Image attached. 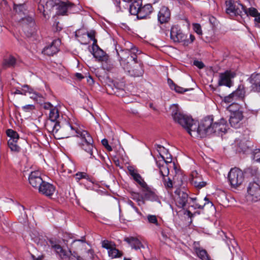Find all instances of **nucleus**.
Returning <instances> with one entry per match:
<instances>
[{
  "label": "nucleus",
  "mask_w": 260,
  "mask_h": 260,
  "mask_svg": "<svg viewBox=\"0 0 260 260\" xmlns=\"http://www.w3.org/2000/svg\"><path fill=\"white\" fill-rule=\"evenodd\" d=\"M34 241L41 246H46V244H47L49 247H50L58 255L62 260H70L72 255L71 251L63 249L57 240L50 239L47 242L42 237L41 238H34Z\"/></svg>",
  "instance_id": "obj_5"
},
{
  "label": "nucleus",
  "mask_w": 260,
  "mask_h": 260,
  "mask_svg": "<svg viewBox=\"0 0 260 260\" xmlns=\"http://www.w3.org/2000/svg\"><path fill=\"white\" fill-rule=\"evenodd\" d=\"M204 200L206 202L204 203L203 205L199 203L194 202V203H192L193 204L190 205V207H193L194 209H197V208H198V209H203L204 206L206 204L210 203V202L209 201V199L207 197H205L204 198Z\"/></svg>",
  "instance_id": "obj_44"
},
{
  "label": "nucleus",
  "mask_w": 260,
  "mask_h": 260,
  "mask_svg": "<svg viewBox=\"0 0 260 260\" xmlns=\"http://www.w3.org/2000/svg\"><path fill=\"white\" fill-rule=\"evenodd\" d=\"M255 24L257 27H260V14L258 13L255 16Z\"/></svg>",
  "instance_id": "obj_62"
},
{
  "label": "nucleus",
  "mask_w": 260,
  "mask_h": 260,
  "mask_svg": "<svg viewBox=\"0 0 260 260\" xmlns=\"http://www.w3.org/2000/svg\"><path fill=\"white\" fill-rule=\"evenodd\" d=\"M7 6V2L6 0H0V7L5 9Z\"/></svg>",
  "instance_id": "obj_63"
},
{
  "label": "nucleus",
  "mask_w": 260,
  "mask_h": 260,
  "mask_svg": "<svg viewBox=\"0 0 260 260\" xmlns=\"http://www.w3.org/2000/svg\"><path fill=\"white\" fill-rule=\"evenodd\" d=\"M193 64L200 69L204 67V64L203 62L199 60H194Z\"/></svg>",
  "instance_id": "obj_58"
},
{
  "label": "nucleus",
  "mask_w": 260,
  "mask_h": 260,
  "mask_svg": "<svg viewBox=\"0 0 260 260\" xmlns=\"http://www.w3.org/2000/svg\"><path fill=\"white\" fill-rule=\"evenodd\" d=\"M20 23L26 31H37V26L36 24L34 19L29 15L22 17L20 19Z\"/></svg>",
  "instance_id": "obj_14"
},
{
  "label": "nucleus",
  "mask_w": 260,
  "mask_h": 260,
  "mask_svg": "<svg viewBox=\"0 0 260 260\" xmlns=\"http://www.w3.org/2000/svg\"><path fill=\"white\" fill-rule=\"evenodd\" d=\"M102 144L109 151L112 150L111 146L109 145L108 141L106 139H104L102 140Z\"/></svg>",
  "instance_id": "obj_55"
},
{
  "label": "nucleus",
  "mask_w": 260,
  "mask_h": 260,
  "mask_svg": "<svg viewBox=\"0 0 260 260\" xmlns=\"http://www.w3.org/2000/svg\"><path fill=\"white\" fill-rule=\"evenodd\" d=\"M171 34H166V36L168 38H170L171 40H172L173 42L175 43H179V39L180 35H171Z\"/></svg>",
  "instance_id": "obj_48"
},
{
  "label": "nucleus",
  "mask_w": 260,
  "mask_h": 260,
  "mask_svg": "<svg viewBox=\"0 0 260 260\" xmlns=\"http://www.w3.org/2000/svg\"><path fill=\"white\" fill-rule=\"evenodd\" d=\"M248 80L251 83V91L260 92V74H252Z\"/></svg>",
  "instance_id": "obj_20"
},
{
  "label": "nucleus",
  "mask_w": 260,
  "mask_h": 260,
  "mask_svg": "<svg viewBox=\"0 0 260 260\" xmlns=\"http://www.w3.org/2000/svg\"><path fill=\"white\" fill-rule=\"evenodd\" d=\"M179 115L175 121L186 129L191 136L200 137L199 132L200 124L198 125L191 117L183 113Z\"/></svg>",
  "instance_id": "obj_7"
},
{
  "label": "nucleus",
  "mask_w": 260,
  "mask_h": 260,
  "mask_svg": "<svg viewBox=\"0 0 260 260\" xmlns=\"http://www.w3.org/2000/svg\"><path fill=\"white\" fill-rule=\"evenodd\" d=\"M132 198L137 202L139 206H142L145 204L143 196H140L139 193H134L133 194Z\"/></svg>",
  "instance_id": "obj_41"
},
{
  "label": "nucleus",
  "mask_w": 260,
  "mask_h": 260,
  "mask_svg": "<svg viewBox=\"0 0 260 260\" xmlns=\"http://www.w3.org/2000/svg\"><path fill=\"white\" fill-rule=\"evenodd\" d=\"M14 9L17 14L19 15L20 18L22 17L26 16L27 15L26 13V10L24 5H14Z\"/></svg>",
  "instance_id": "obj_33"
},
{
  "label": "nucleus",
  "mask_w": 260,
  "mask_h": 260,
  "mask_svg": "<svg viewBox=\"0 0 260 260\" xmlns=\"http://www.w3.org/2000/svg\"><path fill=\"white\" fill-rule=\"evenodd\" d=\"M148 222L150 224H153L156 226L160 225L156 215L149 214L147 216Z\"/></svg>",
  "instance_id": "obj_42"
},
{
  "label": "nucleus",
  "mask_w": 260,
  "mask_h": 260,
  "mask_svg": "<svg viewBox=\"0 0 260 260\" xmlns=\"http://www.w3.org/2000/svg\"><path fill=\"white\" fill-rule=\"evenodd\" d=\"M97 40L94 39V42L92 46V54L99 61L102 62H107L109 56L96 44Z\"/></svg>",
  "instance_id": "obj_15"
},
{
  "label": "nucleus",
  "mask_w": 260,
  "mask_h": 260,
  "mask_svg": "<svg viewBox=\"0 0 260 260\" xmlns=\"http://www.w3.org/2000/svg\"><path fill=\"white\" fill-rule=\"evenodd\" d=\"M128 170L130 175L133 177L135 175V174H137L138 173L137 171H136L132 167H129L128 168Z\"/></svg>",
  "instance_id": "obj_60"
},
{
  "label": "nucleus",
  "mask_w": 260,
  "mask_h": 260,
  "mask_svg": "<svg viewBox=\"0 0 260 260\" xmlns=\"http://www.w3.org/2000/svg\"><path fill=\"white\" fill-rule=\"evenodd\" d=\"M168 83L170 88L172 90H175L177 93H182L188 90V89H184L183 87L178 86L170 79H168Z\"/></svg>",
  "instance_id": "obj_30"
},
{
  "label": "nucleus",
  "mask_w": 260,
  "mask_h": 260,
  "mask_svg": "<svg viewBox=\"0 0 260 260\" xmlns=\"http://www.w3.org/2000/svg\"><path fill=\"white\" fill-rule=\"evenodd\" d=\"M253 158L256 161H260V149H255L252 153Z\"/></svg>",
  "instance_id": "obj_49"
},
{
  "label": "nucleus",
  "mask_w": 260,
  "mask_h": 260,
  "mask_svg": "<svg viewBox=\"0 0 260 260\" xmlns=\"http://www.w3.org/2000/svg\"><path fill=\"white\" fill-rule=\"evenodd\" d=\"M228 179L231 187L234 188H237L242 185L244 181V174L240 169L233 168L231 169L229 173Z\"/></svg>",
  "instance_id": "obj_9"
},
{
  "label": "nucleus",
  "mask_w": 260,
  "mask_h": 260,
  "mask_svg": "<svg viewBox=\"0 0 260 260\" xmlns=\"http://www.w3.org/2000/svg\"><path fill=\"white\" fill-rule=\"evenodd\" d=\"M16 63V58L10 55L8 57L4 59L2 66L4 68L6 69L8 68L14 67Z\"/></svg>",
  "instance_id": "obj_28"
},
{
  "label": "nucleus",
  "mask_w": 260,
  "mask_h": 260,
  "mask_svg": "<svg viewBox=\"0 0 260 260\" xmlns=\"http://www.w3.org/2000/svg\"><path fill=\"white\" fill-rule=\"evenodd\" d=\"M110 62V61L109 59L107 62H102V67L104 70L110 71L113 69V66L109 63Z\"/></svg>",
  "instance_id": "obj_50"
},
{
  "label": "nucleus",
  "mask_w": 260,
  "mask_h": 260,
  "mask_svg": "<svg viewBox=\"0 0 260 260\" xmlns=\"http://www.w3.org/2000/svg\"><path fill=\"white\" fill-rule=\"evenodd\" d=\"M29 95H30V98L31 99H32L35 100H38V98L42 97L40 94L35 91L33 89L32 90V92H30Z\"/></svg>",
  "instance_id": "obj_53"
},
{
  "label": "nucleus",
  "mask_w": 260,
  "mask_h": 260,
  "mask_svg": "<svg viewBox=\"0 0 260 260\" xmlns=\"http://www.w3.org/2000/svg\"><path fill=\"white\" fill-rule=\"evenodd\" d=\"M162 179L164 185L166 188L168 189H171L173 187V183L170 178L167 177Z\"/></svg>",
  "instance_id": "obj_47"
},
{
  "label": "nucleus",
  "mask_w": 260,
  "mask_h": 260,
  "mask_svg": "<svg viewBox=\"0 0 260 260\" xmlns=\"http://www.w3.org/2000/svg\"><path fill=\"white\" fill-rule=\"evenodd\" d=\"M226 121L221 118L219 122L213 123L212 117L208 116L200 123L199 133L201 138L205 137L214 133H225L226 132Z\"/></svg>",
  "instance_id": "obj_4"
},
{
  "label": "nucleus",
  "mask_w": 260,
  "mask_h": 260,
  "mask_svg": "<svg viewBox=\"0 0 260 260\" xmlns=\"http://www.w3.org/2000/svg\"><path fill=\"white\" fill-rule=\"evenodd\" d=\"M196 252L198 256L202 260H210L209 256L205 249L200 248H197Z\"/></svg>",
  "instance_id": "obj_35"
},
{
  "label": "nucleus",
  "mask_w": 260,
  "mask_h": 260,
  "mask_svg": "<svg viewBox=\"0 0 260 260\" xmlns=\"http://www.w3.org/2000/svg\"><path fill=\"white\" fill-rule=\"evenodd\" d=\"M108 254L112 258L119 257L122 255V253L114 246L108 250Z\"/></svg>",
  "instance_id": "obj_40"
},
{
  "label": "nucleus",
  "mask_w": 260,
  "mask_h": 260,
  "mask_svg": "<svg viewBox=\"0 0 260 260\" xmlns=\"http://www.w3.org/2000/svg\"><path fill=\"white\" fill-rule=\"evenodd\" d=\"M35 106L33 105H26L22 107V110L26 112H29L35 109Z\"/></svg>",
  "instance_id": "obj_54"
},
{
  "label": "nucleus",
  "mask_w": 260,
  "mask_h": 260,
  "mask_svg": "<svg viewBox=\"0 0 260 260\" xmlns=\"http://www.w3.org/2000/svg\"><path fill=\"white\" fill-rule=\"evenodd\" d=\"M171 35H180L179 42H184V44L191 43L195 39V37L191 34L189 35V38H187V34H171Z\"/></svg>",
  "instance_id": "obj_29"
},
{
  "label": "nucleus",
  "mask_w": 260,
  "mask_h": 260,
  "mask_svg": "<svg viewBox=\"0 0 260 260\" xmlns=\"http://www.w3.org/2000/svg\"><path fill=\"white\" fill-rule=\"evenodd\" d=\"M171 13L169 8L166 6H162L157 15L158 20L160 23L168 22L170 19Z\"/></svg>",
  "instance_id": "obj_21"
},
{
  "label": "nucleus",
  "mask_w": 260,
  "mask_h": 260,
  "mask_svg": "<svg viewBox=\"0 0 260 260\" xmlns=\"http://www.w3.org/2000/svg\"><path fill=\"white\" fill-rule=\"evenodd\" d=\"M199 37L206 42H210L212 41V34H198Z\"/></svg>",
  "instance_id": "obj_45"
},
{
  "label": "nucleus",
  "mask_w": 260,
  "mask_h": 260,
  "mask_svg": "<svg viewBox=\"0 0 260 260\" xmlns=\"http://www.w3.org/2000/svg\"><path fill=\"white\" fill-rule=\"evenodd\" d=\"M152 11L153 8L150 4H146L142 7L141 6L137 18L138 19L146 18Z\"/></svg>",
  "instance_id": "obj_22"
},
{
  "label": "nucleus",
  "mask_w": 260,
  "mask_h": 260,
  "mask_svg": "<svg viewBox=\"0 0 260 260\" xmlns=\"http://www.w3.org/2000/svg\"><path fill=\"white\" fill-rule=\"evenodd\" d=\"M190 182L195 187L199 189L203 188L207 184L206 182L202 180L201 176L191 178L190 179Z\"/></svg>",
  "instance_id": "obj_27"
},
{
  "label": "nucleus",
  "mask_w": 260,
  "mask_h": 260,
  "mask_svg": "<svg viewBox=\"0 0 260 260\" xmlns=\"http://www.w3.org/2000/svg\"><path fill=\"white\" fill-rule=\"evenodd\" d=\"M236 76L234 72L227 70L223 73H221L219 75L218 84L219 86H225L231 87L233 85V79Z\"/></svg>",
  "instance_id": "obj_12"
},
{
  "label": "nucleus",
  "mask_w": 260,
  "mask_h": 260,
  "mask_svg": "<svg viewBox=\"0 0 260 260\" xmlns=\"http://www.w3.org/2000/svg\"><path fill=\"white\" fill-rule=\"evenodd\" d=\"M18 141H14V140H8V145L11 150L14 152H18L20 151V147L17 144Z\"/></svg>",
  "instance_id": "obj_36"
},
{
  "label": "nucleus",
  "mask_w": 260,
  "mask_h": 260,
  "mask_svg": "<svg viewBox=\"0 0 260 260\" xmlns=\"http://www.w3.org/2000/svg\"><path fill=\"white\" fill-rule=\"evenodd\" d=\"M7 136L9 138V140L18 141L19 139V136L18 133L12 129H8L6 131Z\"/></svg>",
  "instance_id": "obj_37"
},
{
  "label": "nucleus",
  "mask_w": 260,
  "mask_h": 260,
  "mask_svg": "<svg viewBox=\"0 0 260 260\" xmlns=\"http://www.w3.org/2000/svg\"><path fill=\"white\" fill-rule=\"evenodd\" d=\"M246 198L247 201L251 202L260 200V184L258 182L252 181L248 184Z\"/></svg>",
  "instance_id": "obj_8"
},
{
  "label": "nucleus",
  "mask_w": 260,
  "mask_h": 260,
  "mask_svg": "<svg viewBox=\"0 0 260 260\" xmlns=\"http://www.w3.org/2000/svg\"><path fill=\"white\" fill-rule=\"evenodd\" d=\"M113 246L114 244L108 240H104L102 242V247L108 249V250H109Z\"/></svg>",
  "instance_id": "obj_51"
},
{
  "label": "nucleus",
  "mask_w": 260,
  "mask_h": 260,
  "mask_svg": "<svg viewBox=\"0 0 260 260\" xmlns=\"http://www.w3.org/2000/svg\"><path fill=\"white\" fill-rule=\"evenodd\" d=\"M225 4L226 12L228 14L241 16L243 15L244 6L241 4L237 2H233L232 0L226 1Z\"/></svg>",
  "instance_id": "obj_13"
},
{
  "label": "nucleus",
  "mask_w": 260,
  "mask_h": 260,
  "mask_svg": "<svg viewBox=\"0 0 260 260\" xmlns=\"http://www.w3.org/2000/svg\"><path fill=\"white\" fill-rule=\"evenodd\" d=\"M124 241L127 242L133 248L135 249L144 248V245L141 243V241L136 238L131 237L125 238Z\"/></svg>",
  "instance_id": "obj_25"
},
{
  "label": "nucleus",
  "mask_w": 260,
  "mask_h": 260,
  "mask_svg": "<svg viewBox=\"0 0 260 260\" xmlns=\"http://www.w3.org/2000/svg\"><path fill=\"white\" fill-rule=\"evenodd\" d=\"M120 64L132 76L140 77L143 74V63L140 60H138L137 56H127V59L120 60Z\"/></svg>",
  "instance_id": "obj_6"
},
{
  "label": "nucleus",
  "mask_w": 260,
  "mask_h": 260,
  "mask_svg": "<svg viewBox=\"0 0 260 260\" xmlns=\"http://www.w3.org/2000/svg\"><path fill=\"white\" fill-rule=\"evenodd\" d=\"M251 143L245 139L241 140H236V145L237 146L236 151L239 152H246L249 148Z\"/></svg>",
  "instance_id": "obj_23"
},
{
  "label": "nucleus",
  "mask_w": 260,
  "mask_h": 260,
  "mask_svg": "<svg viewBox=\"0 0 260 260\" xmlns=\"http://www.w3.org/2000/svg\"><path fill=\"white\" fill-rule=\"evenodd\" d=\"M60 116L58 109L55 106L49 113L48 119L45 124L46 128L49 132H51L57 139H60L63 127L67 125H71L72 121H66L60 125Z\"/></svg>",
  "instance_id": "obj_3"
},
{
  "label": "nucleus",
  "mask_w": 260,
  "mask_h": 260,
  "mask_svg": "<svg viewBox=\"0 0 260 260\" xmlns=\"http://www.w3.org/2000/svg\"><path fill=\"white\" fill-rule=\"evenodd\" d=\"M232 93H234V95L237 101L241 99L242 101H244L245 96V91L243 85H239L238 88Z\"/></svg>",
  "instance_id": "obj_26"
},
{
  "label": "nucleus",
  "mask_w": 260,
  "mask_h": 260,
  "mask_svg": "<svg viewBox=\"0 0 260 260\" xmlns=\"http://www.w3.org/2000/svg\"><path fill=\"white\" fill-rule=\"evenodd\" d=\"M237 101V100L234 95V93H231L229 95L225 96L223 100V101L224 103H228V104H230L231 103H235L234 101Z\"/></svg>",
  "instance_id": "obj_46"
},
{
  "label": "nucleus",
  "mask_w": 260,
  "mask_h": 260,
  "mask_svg": "<svg viewBox=\"0 0 260 260\" xmlns=\"http://www.w3.org/2000/svg\"><path fill=\"white\" fill-rule=\"evenodd\" d=\"M193 29L195 32H202L201 26L199 23H193Z\"/></svg>",
  "instance_id": "obj_56"
},
{
  "label": "nucleus",
  "mask_w": 260,
  "mask_h": 260,
  "mask_svg": "<svg viewBox=\"0 0 260 260\" xmlns=\"http://www.w3.org/2000/svg\"><path fill=\"white\" fill-rule=\"evenodd\" d=\"M32 89L28 86L27 85H24L22 86V91H23V94H29L30 92H32Z\"/></svg>",
  "instance_id": "obj_52"
},
{
  "label": "nucleus",
  "mask_w": 260,
  "mask_h": 260,
  "mask_svg": "<svg viewBox=\"0 0 260 260\" xmlns=\"http://www.w3.org/2000/svg\"><path fill=\"white\" fill-rule=\"evenodd\" d=\"M39 192L45 196L51 197L55 192V187L52 184L44 181L38 189Z\"/></svg>",
  "instance_id": "obj_18"
},
{
  "label": "nucleus",
  "mask_w": 260,
  "mask_h": 260,
  "mask_svg": "<svg viewBox=\"0 0 260 260\" xmlns=\"http://www.w3.org/2000/svg\"><path fill=\"white\" fill-rule=\"evenodd\" d=\"M28 180L30 184L34 188L39 189L44 181L43 180L41 173L38 171L31 172Z\"/></svg>",
  "instance_id": "obj_17"
},
{
  "label": "nucleus",
  "mask_w": 260,
  "mask_h": 260,
  "mask_svg": "<svg viewBox=\"0 0 260 260\" xmlns=\"http://www.w3.org/2000/svg\"><path fill=\"white\" fill-rule=\"evenodd\" d=\"M117 55L120 60H124L127 59V56H137V54L139 52V50L136 48L133 44L128 41H126L124 43V48L120 50L119 51L116 49Z\"/></svg>",
  "instance_id": "obj_10"
},
{
  "label": "nucleus",
  "mask_w": 260,
  "mask_h": 260,
  "mask_svg": "<svg viewBox=\"0 0 260 260\" xmlns=\"http://www.w3.org/2000/svg\"><path fill=\"white\" fill-rule=\"evenodd\" d=\"M170 109L172 116L173 117L174 121L180 116L179 115H181L182 114L178 105L173 104L171 105Z\"/></svg>",
  "instance_id": "obj_31"
},
{
  "label": "nucleus",
  "mask_w": 260,
  "mask_h": 260,
  "mask_svg": "<svg viewBox=\"0 0 260 260\" xmlns=\"http://www.w3.org/2000/svg\"><path fill=\"white\" fill-rule=\"evenodd\" d=\"M244 118L243 112H238L231 114L229 122L231 125L236 128H238L241 124V121Z\"/></svg>",
  "instance_id": "obj_19"
},
{
  "label": "nucleus",
  "mask_w": 260,
  "mask_h": 260,
  "mask_svg": "<svg viewBox=\"0 0 260 260\" xmlns=\"http://www.w3.org/2000/svg\"><path fill=\"white\" fill-rule=\"evenodd\" d=\"M62 28L59 22H57L55 26V28H54V31L55 32H59L61 30Z\"/></svg>",
  "instance_id": "obj_64"
},
{
  "label": "nucleus",
  "mask_w": 260,
  "mask_h": 260,
  "mask_svg": "<svg viewBox=\"0 0 260 260\" xmlns=\"http://www.w3.org/2000/svg\"><path fill=\"white\" fill-rule=\"evenodd\" d=\"M63 128L60 139L76 136L78 139L77 143L79 147L90 155V158H95L93 154L94 141L87 131L82 129L76 122H73L71 125H67Z\"/></svg>",
  "instance_id": "obj_1"
},
{
  "label": "nucleus",
  "mask_w": 260,
  "mask_h": 260,
  "mask_svg": "<svg viewBox=\"0 0 260 260\" xmlns=\"http://www.w3.org/2000/svg\"><path fill=\"white\" fill-rule=\"evenodd\" d=\"M163 159L165 160V164L161 165L160 163H157V166L159 169V173L162 176V178L167 177L169 174V170L168 168V163H171L172 159L168 158L170 160H165V158L162 156Z\"/></svg>",
  "instance_id": "obj_24"
},
{
  "label": "nucleus",
  "mask_w": 260,
  "mask_h": 260,
  "mask_svg": "<svg viewBox=\"0 0 260 260\" xmlns=\"http://www.w3.org/2000/svg\"><path fill=\"white\" fill-rule=\"evenodd\" d=\"M227 110L231 113V114L235 113L238 112H243L241 105L235 102L230 104L227 107Z\"/></svg>",
  "instance_id": "obj_34"
},
{
  "label": "nucleus",
  "mask_w": 260,
  "mask_h": 260,
  "mask_svg": "<svg viewBox=\"0 0 260 260\" xmlns=\"http://www.w3.org/2000/svg\"><path fill=\"white\" fill-rule=\"evenodd\" d=\"M141 4L138 1L134 2L129 6V13L133 15H137L139 11Z\"/></svg>",
  "instance_id": "obj_32"
},
{
  "label": "nucleus",
  "mask_w": 260,
  "mask_h": 260,
  "mask_svg": "<svg viewBox=\"0 0 260 260\" xmlns=\"http://www.w3.org/2000/svg\"><path fill=\"white\" fill-rule=\"evenodd\" d=\"M173 198L176 206L179 208L182 209L186 206L189 197L185 190L177 188L173 194Z\"/></svg>",
  "instance_id": "obj_11"
},
{
  "label": "nucleus",
  "mask_w": 260,
  "mask_h": 260,
  "mask_svg": "<svg viewBox=\"0 0 260 260\" xmlns=\"http://www.w3.org/2000/svg\"><path fill=\"white\" fill-rule=\"evenodd\" d=\"M54 106L52 105L49 102H46V103H44L43 105V107L46 109V110H49V111L51 110V109H52Z\"/></svg>",
  "instance_id": "obj_57"
},
{
  "label": "nucleus",
  "mask_w": 260,
  "mask_h": 260,
  "mask_svg": "<svg viewBox=\"0 0 260 260\" xmlns=\"http://www.w3.org/2000/svg\"><path fill=\"white\" fill-rule=\"evenodd\" d=\"M144 189V192L143 193V198L144 201L146 200H152L154 198V193L149 190V187L147 185V187L143 188Z\"/></svg>",
  "instance_id": "obj_39"
},
{
  "label": "nucleus",
  "mask_w": 260,
  "mask_h": 260,
  "mask_svg": "<svg viewBox=\"0 0 260 260\" xmlns=\"http://www.w3.org/2000/svg\"><path fill=\"white\" fill-rule=\"evenodd\" d=\"M134 179L143 188L147 187V184L142 178L139 174L137 173L133 177Z\"/></svg>",
  "instance_id": "obj_43"
},
{
  "label": "nucleus",
  "mask_w": 260,
  "mask_h": 260,
  "mask_svg": "<svg viewBox=\"0 0 260 260\" xmlns=\"http://www.w3.org/2000/svg\"><path fill=\"white\" fill-rule=\"evenodd\" d=\"M180 31V27L178 25H174L172 26L170 32H178Z\"/></svg>",
  "instance_id": "obj_59"
},
{
  "label": "nucleus",
  "mask_w": 260,
  "mask_h": 260,
  "mask_svg": "<svg viewBox=\"0 0 260 260\" xmlns=\"http://www.w3.org/2000/svg\"><path fill=\"white\" fill-rule=\"evenodd\" d=\"M75 5L67 1L63 2L60 0H47L46 2L44 0H40L38 5V10L42 12L45 18H47L45 11H51L55 7L56 14L58 15H68V13L72 11V9L75 7Z\"/></svg>",
  "instance_id": "obj_2"
},
{
  "label": "nucleus",
  "mask_w": 260,
  "mask_h": 260,
  "mask_svg": "<svg viewBox=\"0 0 260 260\" xmlns=\"http://www.w3.org/2000/svg\"><path fill=\"white\" fill-rule=\"evenodd\" d=\"M76 178L78 179H81L82 178H85L86 176V174L83 172H79L76 175Z\"/></svg>",
  "instance_id": "obj_61"
},
{
  "label": "nucleus",
  "mask_w": 260,
  "mask_h": 260,
  "mask_svg": "<svg viewBox=\"0 0 260 260\" xmlns=\"http://www.w3.org/2000/svg\"><path fill=\"white\" fill-rule=\"evenodd\" d=\"M60 43V41L58 39L54 40L51 44L44 47L42 53L48 56L53 55L58 52Z\"/></svg>",
  "instance_id": "obj_16"
},
{
  "label": "nucleus",
  "mask_w": 260,
  "mask_h": 260,
  "mask_svg": "<svg viewBox=\"0 0 260 260\" xmlns=\"http://www.w3.org/2000/svg\"><path fill=\"white\" fill-rule=\"evenodd\" d=\"M258 13L256 9L254 8H249V9H247L244 6V10L243 11V15H245L247 16L249 15L255 17Z\"/></svg>",
  "instance_id": "obj_38"
}]
</instances>
